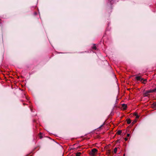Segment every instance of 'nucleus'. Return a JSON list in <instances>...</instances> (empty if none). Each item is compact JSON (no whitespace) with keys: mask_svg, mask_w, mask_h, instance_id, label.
Masks as SVG:
<instances>
[{"mask_svg":"<svg viewBox=\"0 0 156 156\" xmlns=\"http://www.w3.org/2000/svg\"><path fill=\"white\" fill-rule=\"evenodd\" d=\"M98 150L96 148L92 149L90 152L89 154L91 156H95L97 153Z\"/></svg>","mask_w":156,"mask_h":156,"instance_id":"nucleus-1","label":"nucleus"},{"mask_svg":"<svg viewBox=\"0 0 156 156\" xmlns=\"http://www.w3.org/2000/svg\"><path fill=\"white\" fill-rule=\"evenodd\" d=\"M135 78L138 80H140L142 82L144 83H145V82L147 80L146 79H144L143 78H141L140 76H136Z\"/></svg>","mask_w":156,"mask_h":156,"instance_id":"nucleus-2","label":"nucleus"},{"mask_svg":"<svg viewBox=\"0 0 156 156\" xmlns=\"http://www.w3.org/2000/svg\"><path fill=\"white\" fill-rule=\"evenodd\" d=\"M154 92H156V87L154 89L149 90L147 91L146 93L147 94H148Z\"/></svg>","mask_w":156,"mask_h":156,"instance_id":"nucleus-3","label":"nucleus"},{"mask_svg":"<svg viewBox=\"0 0 156 156\" xmlns=\"http://www.w3.org/2000/svg\"><path fill=\"white\" fill-rule=\"evenodd\" d=\"M122 107L123 108V109L124 110H125L126 109L127 106L126 105L123 104H122Z\"/></svg>","mask_w":156,"mask_h":156,"instance_id":"nucleus-4","label":"nucleus"},{"mask_svg":"<svg viewBox=\"0 0 156 156\" xmlns=\"http://www.w3.org/2000/svg\"><path fill=\"white\" fill-rule=\"evenodd\" d=\"M114 0H108L111 5H112L114 3Z\"/></svg>","mask_w":156,"mask_h":156,"instance_id":"nucleus-5","label":"nucleus"},{"mask_svg":"<svg viewBox=\"0 0 156 156\" xmlns=\"http://www.w3.org/2000/svg\"><path fill=\"white\" fill-rule=\"evenodd\" d=\"M134 115L135 116H136V119H138L139 117V116L138 115V114H137V113H134Z\"/></svg>","mask_w":156,"mask_h":156,"instance_id":"nucleus-6","label":"nucleus"},{"mask_svg":"<svg viewBox=\"0 0 156 156\" xmlns=\"http://www.w3.org/2000/svg\"><path fill=\"white\" fill-rule=\"evenodd\" d=\"M92 48H93V49L94 50H96L97 48H96V46H95V44H94L93 45V46L92 47Z\"/></svg>","mask_w":156,"mask_h":156,"instance_id":"nucleus-7","label":"nucleus"},{"mask_svg":"<svg viewBox=\"0 0 156 156\" xmlns=\"http://www.w3.org/2000/svg\"><path fill=\"white\" fill-rule=\"evenodd\" d=\"M117 150V148L115 147L114 148V152L115 154H116V153Z\"/></svg>","mask_w":156,"mask_h":156,"instance_id":"nucleus-8","label":"nucleus"},{"mask_svg":"<svg viewBox=\"0 0 156 156\" xmlns=\"http://www.w3.org/2000/svg\"><path fill=\"white\" fill-rule=\"evenodd\" d=\"M131 122V120L130 119H129L127 120V123L128 124H129Z\"/></svg>","mask_w":156,"mask_h":156,"instance_id":"nucleus-9","label":"nucleus"},{"mask_svg":"<svg viewBox=\"0 0 156 156\" xmlns=\"http://www.w3.org/2000/svg\"><path fill=\"white\" fill-rule=\"evenodd\" d=\"M81 153L80 152H77L76 154V156H80Z\"/></svg>","mask_w":156,"mask_h":156,"instance_id":"nucleus-10","label":"nucleus"},{"mask_svg":"<svg viewBox=\"0 0 156 156\" xmlns=\"http://www.w3.org/2000/svg\"><path fill=\"white\" fill-rule=\"evenodd\" d=\"M122 133V132L121 131H119L118 132V133L119 135H120Z\"/></svg>","mask_w":156,"mask_h":156,"instance_id":"nucleus-11","label":"nucleus"},{"mask_svg":"<svg viewBox=\"0 0 156 156\" xmlns=\"http://www.w3.org/2000/svg\"><path fill=\"white\" fill-rule=\"evenodd\" d=\"M130 134H129V133H128V134H127V137H129V136H130Z\"/></svg>","mask_w":156,"mask_h":156,"instance_id":"nucleus-12","label":"nucleus"},{"mask_svg":"<svg viewBox=\"0 0 156 156\" xmlns=\"http://www.w3.org/2000/svg\"><path fill=\"white\" fill-rule=\"evenodd\" d=\"M104 125V124H103V125H101V126L100 127V128H101V127H102V126H103V125Z\"/></svg>","mask_w":156,"mask_h":156,"instance_id":"nucleus-13","label":"nucleus"},{"mask_svg":"<svg viewBox=\"0 0 156 156\" xmlns=\"http://www.w3.org/2000/svg\"><path fill=\"white\" fill-rule=\"evenodd\" d=\"M37 14V13L36 12H34V15H36Z\"/></svg>","mask_w":156,"mask_h":156,"instance_id":"nucleus-14","label":"nucleus"},{"mask_svg":"<svg viewBox=\"0 0 156 156\" xmlns=\"http://www.w3.org/2000/svg\"><path fill=\"white\" fill-rule=\"evenodd\" d=\"M154 105L156 106V103H154Z\"/></svg>","mask_w":156,"mask_h":156,"instance_id":"nucleus-15","label":"nucleus"},{"mask_svg":"<svg viewBox=\"0 0 156 156\" xmlns=\"http://www.w3.org/2000/svg\"><path fill=\"white\" fill-rule=\"evenodd\" d=\"M125 140H127V138H126Z\"/></svg>","mask_w":156,"mask_h":156,"instance_id":"nucleus-16","label":"nucleus"},{"mask_svg":"<svg viewBox=\"0 0 156 156\" xmlns=\"http://www.w3.org/2000/svg\"><path fill=\"white\" fill-rule=\"evenodd\" d=\"M30 109H31V111L32 112V109L31 108H30Z\"/></svg>","mask_w":156,"mask_h":156,"instance_id":"nucleus-17","label":"nucleus"},{"mask_svg":"<svg viewBox=\"0 0 156 156\" xmlns=\"http://www.w3.org/2000/svg\"><path fill=\"white\" fill-rule=\"evenodd\" d=\"M123 156H125V154H124Z\"/></svg>","mask_w":156,"mask_h":156,"instance_id":"nucleus-18","label":"nucleus"}]
</instances>
